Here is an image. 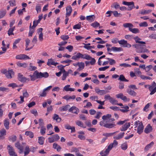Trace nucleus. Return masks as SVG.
Here are the masks:
<instances>
[{
  "label": "nucleus",
  "mask_w": 156,
  "mask_h": 156,
  "mask_svg": "<svg viewBox=\"0 0 156 156\" xmlns=\"http://www.w3.org/2000/svg\"><path fill=\"white\" fill-rule=\"evenodd\" d=\"M112 115L111 114H107L103 115L102 118L103 120L99 122V125L101 126H103L108 129H111L115 127L116 126L114 118H111Z\"/></svg>",
  "instance_id": "obj_1"
},
{
  "label": "nucleus",
  "mask_w": 156,
  "mask_h": 156,
  "mask_svg": "<svg viewBox=\"0 0 156 156\" xmlns=\"http://www.w3.org/2000/svg\"><path fill=\"white\" fill-rule=\"evenodd\" d=\"M144 44H135L132 46L136 48V51L138 53L149 52V51L146 48V46Z\"/></svg>",
  "instance_id": "obj_2"
},
{
  "label": "nucleus",
  "mask_w": 156,
  "mask_h": 156,
  "mask_svg": "<svg viewBox=\"0 0 156 156\" xmlns=\"http://www.w3.org/2000/svg\"><path fill=\"white\" fill-rule=\"evenodd\" d=\"M134 125L135 127H137V132L139 134H140L143 132L144 126L142 122L139 121H136L135 122Z\"/></svg>",
  "instance_id": "obj_3"
},
{
  "label": "nucleus",
  "mask_w": 156,
  "mask_h": 156,
  "mask_svg": "<svg viewBox=\"0 0 156 156\" xmlns=\"http://www.w3.org/2000/svg\"><path fill=\"white\" fill-rule=\"evenodd\" d=\"M148 89L151 91L150 95L153 94L156 92V83L154 82L149 85Z\"/></svg>",
  "instance_id": "obj_4"
},
{
  "label": "nucleus",
  "mask_w": 156,
  "mask_h": 156,
  "mask_svg": "<svg viewBox=\"0 0 156 156\" xmlns=\"http://www.w3.org/2000/svg\"><path fill=\"white\" fill-rule=\"evenodd\" d=\"M60 139L59 136L57 134L52 135L48 138V141L50 143L57 141Z\"/></svg>",
  "instance_id": "obj_5"
},
{
  "label": "nucleus",
  "mask_w": 156,
  "mask_h": 156,
  "mask_svg": "<svg viewBox=\"0 0 156 156\" xmlns=\"http://www.w3.org/2000/svg\"><path fill=\"white\" fill-rule=\"evenodd\" d=\"M8 153L10 156H17L13 147L10 145L7 146Z\"/></svg>",
  "instance_id": "obj_6"
},
{
  "label": "nucleus",
  "mask_w": 156,
  "mask_h": 156,
  "mask_svg": "<svg viewBox=\"0 0 156 156\" xmlns=\"http://www.w3.org/2000/svg\"><path fill=\"white\" fill-rule=\"evenodd\" d=\"M18 80L22 83H24L27 80L28 81L30 80L29 79H27L25 77L23 76L21 73H19L18 74Z\"/></svg>",
  "instance_id": "obj_7"
},
{
  "label": "nucleus",
  "mask_w": 156,
  "mask_h": 156,
  "mask_svg": "<svg viewBox=\"0 0 156 156\" xmlns=\"http://www.w3.org/2000/svg\"><path fill=\"white\" fill-rule=\"evenodd\" d=\"M16 58L19 60H23L25 59H30V58L27 55L22 54L16 55Z\"/></svg>",
  "instance_id": "obj_8"
},
{
  "label": "nucleus",
  "mask_w": 156,
  "mask_h": 156,
  "mask_svg": "<svg viewBox=\"0 0 156 156\" xmlns=\"http://www.w3.org/2000/svg\"><path fill=\"white\" fill-rule=\"evenodd\" d=\"M16 147L19 150V152L20 154H21L23 153V146L21 145L19 142H17L15 144Z\"/></svg>",
  "instance_id": "obj_9"
},
{
  "label": "nucleus",
  "mask_w": 156,
  "mask_h": 156,
  "mask_svg": "<svg viewBox=\"0 0 156 156\" xmlns=\"http://www.w3.org/2000/svg\"><path fill=\"white\" fill-rule=\"evenodd\" d=\"M14 72L12 69H11L8 70L5 75L7 78L11 79L14 76Z\"/></svg>",
  "instance_id": "obj_10"
},
{
  "label": "nucleus",
  "mask_w": 156,
  "mask_h": 156,
  "mask_svg": "<svg viewBox=\"0 0 156 156\" xmlns=\"http://www.w3.org/2000/svg\"><path fill=\"white\" fill-rule=\"evenodd\" d=\"M130 126V122H126L120 128V129L121 131H124L126 130Z\"/></svg>",
  "instance_id": "obj_11"
},
{
  "label": "nucleus",
  "mask_w": 156,
  "mask_h": 156,
  "mask_svg": "<svg viewBox=\"0 0 156 156\" xmlns=\"http://www.w3.org/2000/svg\"><path fill=\"white\" fill-rule=\"evenodd\" d=\"M77 54L78 55V58H81L87 60V59H89V58H90L89 55L86 54H83L80 52H79L77 53Z\"/></svg>",
  "instance_id": "obj_12"
},
{
  "label": "nucleus",
  "mask_w": 156,
  "mask_h": 156,
  "mask_svg": "<svg viewBox=\"0 0 156 156\" xmlns=\"http://www.w3.org/2000/svg\"><path fill=\"white\" fill-rule=\"evenodd\" d=\"M124 134V132H121L117 135H114L113 138L115 140H120L123 137Z\"/></svg>",
  "instance_id": "obj_13"
},
{
  "label": "nucleus",
  "mask_w": 156,
  "mask_h": 156,
  "mask_svg": "<svg viewBox=\"0 0 156 156\" xmlns=\"http://www.w3.org/2000/svg\"><path fill=\"white\" fill-rule=\"evenodd\" d=\"M69 111L72 113L77 114L78 112H79V109L76 107L72 106L69 110Z\"/></svg>",
  "instance_id": "obj_14"
},
{
  "label": "nucleus",
  "mask_w": 156,
  "mask_h": 156,
  "mask_svg": "<svg viewBox=\"0 0 156 156\" xmlns=\"http://www.w3.org/2000/svg\"><path fill=\"white\" fill-rule=\"evenodd\" d=\"M112 13L113 14L114 16L116 17L120 16L121 17L122 16V14L120 13H118L117 11H109L107 12V13Z\"/></svg>",
  "instance_id": "obj_15"
},
{
  "label": "nucleus",
  "mask_w": 156,
  "mask_h": 156,
  "mask_svg": "<svg viewBox=\"0 0 156 156\" xmlns=\"http://www.w3.org/2000/svg\"><path fill=\"white\" fill-rule=\"evenodd\" d=\"M152 128L150 124H148L145 128L144 131L146 133H148L152 131Z\"/></svg>",
  "instance_id": "obj_16"
},
{
  "label": "nucleus",
  "mask_w": 156,
  "mask_h": 156,
  "mask_svg": "<svg viewBox=\"0 0 156 156\" xmlns=\"http://www.w3.org/2000/svg\"><path fill=\"white\" fill-rule=\"evenodd\" d=\"M110 151V150L107 147V148L105 151H101L100 154L101 156H107L108 154Z\"/></svg>",
  "instance_id": "obj_17"
},
{
  "label": "nucleus",
  "mask_w": 156,
  "mask_h": 156,
  "mask_svg": "<svg viewBox=\"0 0 156 156\" xmlns=\"http://www.w3.org/2000/svg\"><path fill=\"white\" fill-rule=\"evenodd\" d=\"M133 39L135 41V42L136 43H138V44H146V42L144 41H140L141 40V39L138 36L134 37Z\"/></svg>",
  "instance_id": "obj_18"
},
{
  "label": "nucleus",
  "mask_w": 156,
  "mask_h": 156,
  "mask_svg": "<svg viewBox=\"0 0 156 156\" xmlns=\"http://www.w3.org/2000/svg\"><path fill=\"white\" fill-rule=\"evenodd\" d=\"M126 91L129 94L133 97L135 96L136 94V92L130 89H127L126 90Z\"/></svg>",
  "instance_id": "obj_19"
},
{
  "label": "nucleus",
  "mask_w": 156,
  "mask_h": 156,
  "mask_svg": "<svg viewBox=\"0 0 156 156\" xmlns=\"http://www.w3.org/2000/svg\"><path fill=\"white\" fill-rule=\"evenodd\" d=\"M118 144L117 141L115 140L113 141L112 143H111L108 147V148L111 150L113 146H117Z\"/></svg>",
  "instance_id": "obj_20"
},
{
  "label": "nucleus",
  "mask_w": 156,
  "mask_h": 156,
  "mask_svg": "<svg viewBox=\"0 0 156 156\" xmlns=\"http://www.w3.org/2000/svg\"><path fill=\"white\" fill-rule=\"evenodd\" d=\"M9 119H6L4 121V126L6 129H9Z\"/></svg>",
  "instance_id": "obj_21"
},
{
  "label": "nucleus",
  "mask_w": 156,
  "mask_h": 156,
  "mask_svg": "<svg viewBox=\"0 0 156 156\" xmlns=\"http://www.w3.org/2000/svg\"><path fill=\"white\" fill-rule=\"evenodd\" d=\"M84 63L83 62H79L78 66L79 68L77 69V70L78 71H80L83 70L84 67Z\"/></svg>",
  "instance_id": "obj_22"
},
{
  "label": "nucleus",
  "mask_w": 156,
  "mask_h": 156,
  "mask_svg": "<svg viewBox=\"0 0 156 156\" xmlns=\"http://www.w3.org/2000/svg\"><path fill=\"white\" fill-rule=\"evenodd\" d=\"M62 98L66 100L67 101L70 99H74L76 98V96L75 95H73L70 96L69 95H66L63 97Z\"/></svg>",
  "instance_id": "obj_23"
},
{
  "label": "nucleus",
  "mask_w": 156,
  "mask_h": 156,
  "mask_svg": "<svg viewBox=\"0 0 156 156\" xmlns=\"http://www.w3.org/2000/svg\"><path fill=\"white\" fill-rule=\"evenodd\" d=\"M16 64L18 66L22 67L23 68H26L28 65V64L26 63H22L19 62H17L16 63Z\"/></svg>",
  "instance_id": "obj_24"
},
{
  "label": "nucleus",
  "mask_w": 156,
  "mask_h": 156,
  "mask_svg": "<svg viewBox=\"0 0 156 156\" xmlns=\"http://www.w3.org/2000/svg\"><path fill=\"white\" fill-rule=\"evenodd\" d=\"M128 3L127 5L128 6V8L127 9L128 10H131L133 8L135 7L133 2H128Z\"/></svg>",
  "instance_id": "obj_25"
},
{
  "label": "nucleus",
  "mask_w": 156,
  "mask_h": 156,
  "mask_svg": "<svg viewBox=\"0 0 156 156\" xmlns=\"http://www.w3.org/2000/svg\"><path fill=\"white\" fill-rule=\"evenodd\" d=\"M66 16H69L72 11V9L70 5H69L66 7Z\"/></svg>",
  "instance_id": "obj_26"
},
{
  "label": "nucleus",
  "mask_w": 156,
  "mask_h": 156,
  "mask_svg": "<svg viewBox=\"0 0 156 156\" xmlns=\"http://www.w3.org/2000/svg\"><path fill=\"white\" fill-rule=\"evenodd\" d=\"M69 107L70 105H66L63 106L59 108V110L61 112L66 111L68 109V108Z\"/></svg>",
  "instance_id": "obj_27"
},
{
  "label": "nucleus",
  "mask_w": 156,
  "mask_h": 156,
  "mask_svg": "<svg viewBox=\"0 0 156 156\" xmlns=\"http://www.w3.org/2000/svg\"><path fill=\"white\" fill-rule=\"evenodd\" d=\"M53 119L54 120H55L57 122H60L61 120V118L59 117L58 115L56 114L54 115L53 117Z\"/></svg>",
  "instance_id": "obj_28"
},
{
  "label": "nucleus",
  "mask_w": 156,
  "mask_h": 156,
  "mask_svg": "<svg viewBox=\"0 0 156 156\" xmlns=\"http://www.w3.org/2000/svg\"><path fill=\"white\" fill-rule=\"evenodd\" d=\"M53 147L54 149H56L57 151H59L61 149V147L56 143H54L53 144Z\"/></svg>",
  "instance_id": "obj_29"
},
{
  "label": "nucleus",
  "mask_w": 156,
  "mask_h": 156,
  "mask_svg": "<svg viewBox=\"0 0 156 156\" xmlns=\"http://www.w3.org/2000/svg\"><path fill=\"white\" fill-rule=\"evenodd\" d=\"M70 85H67L66 86L63 88L64 90L66 91H74V88H69Z\"/></svg>",
  "instance_id": "obj_30"
},
{
  "label": "nucleus",
  "mask_w": 156,
  "mask_h": 156,
  "mask_svg": "<svg viewBox=\"0 0 156 156\" xmlns=\"http://www.w3.org/2000/svg\"><path fill=\"white\" fill-rule=\"evenodd\" d=\"M30 151L29 146L28 145L26 146L24 149V155L25 156L29 154Z\"/></svg>",
  "instance_id": "obj_31"
},
{
  "label": "nucleus",
  "mask_w": 156,
  "mask_h": 156,
  "mask_svg": "<svg viewBox=\"0 0 156 156\" xmlns=\"http://www.w3.org/2000/svg\"><path fill=\"white\" fill-rule=\"evenodd\" d=\"M129 30L132 33L134 34H137L138 33H139L140 32L139 30L138 29L136 28H129Z\"/></svg>",
  "instance_id": "obj_32"
},
{
  "label": "nucleus",
  "mask_w": 156,
  "mask_h": 156,
  "mask_svg": "<svg viewBox=\"0 0 156 156\" xmlns=\"http://www.w3.org/2000/svg\"><path fill=\"white\" fill-rule=\"evenodd\" d=\"M70 72H72V70L71 69H69L67 72L63 73L62 79V80H64L66 79V77L68 76Z\"/></svg>",
  "instance_id": "obj_33"
},
{
  "label": "nucleus",
  "mask_w": 156,
  "mask_h": 156,
  "mask_svg": "<svg viewBox=\"0 0 156 156\" xmlns=\"http://www.w3.org/2000/svg\"><path fill=\"white\" fill-rule=\"evenodd\" d=\"M8 139L10 141H12V142H14L16 140V136L15 135H12L9 137Z\"/></svg>",
  "instance_id": "obj_34"
},
{
  "label": "nucleus",
  "mask_w": 156,
  "mask_h": 156,
  "mask_svg": "<svg viewBox=\"0 0 156 156\" xmlns=\"http://www.w3.org/2000/svg\"><path fill=\"white\" fill-rule=\"evenodd\" d=\"M123 26L125 28H131V27H133V25L131 23H126L123 24Z\"/></svg>",
  "instance_id": "obj_35"
},
{
  "label": "nucleus",
  "mask_w": 156,
  "mask_h": 156,
  "mask_svg": "<svg viewBox=\"0 0 156 156\" xmlns=\"http://www.w3.org/2000/svg\"><path fill=\"white\" fill-rule=\"evenodd\" d=\"M89 57H90V58H89V59H87V60H90L91 61H90V64L91 65H92V66L94 65L96 62L95 59L94 58H93L91 57L90 56V55H89Z\"/></svg>",
  "instance_id": "obj_36"
},
{
  "label": "nucleus",
  "mask_w": 156,
  "mask_h": 156,
  "mask_svg": "<svg viewBox=\"0 0 156 156\" xmlns=\"http://www.w3.org/2000/svg\"><path fill=\"white\" fill-rule=\"evenodd\" d=\"M95 17L94 15H92L91 16H87L86 17V19L88 21H93L95 19Z\"/></svg>",
  "instance_id": "obj_37"
},
{
  "label": "nucleus",
  "mask_w": 156,
  "mask_h": 156,
  "mask_svg": "<svg viewBox=\"0 0 156 156\" xmlns=\"http://www.w3.org/2000/svg\"><path fill=\"white\" fill-rule=\"evenodd\" d=\"M29 76L30 77L31 80L32 81L35 80L37 79L35 71L34 72L32 75H30Z\"/></svg>",
  "instance_id": "obj_38"
},
{
  "label": "nucleus",
  "mask_w": 156,
  "mask_h": 156,
  "mask_svg": "<svg viewBox=\"0 0 156 156\" xmlns=\"http://www.w3.org/2000/svg\"><path fill=\"white\" fill-rule=\"evenodd\" d=\"M15 28V27H13L12 28L11 27L9 29L8 31V34L9 36L14 34L13 32L14 31Z\"/></svg>",
  "instance_id": "obj_39"
},
{
  "label": "nucleus",
  "mask_w": 156,
  "mask_h": 156,
  "mask_svg": "<svg viewBox=\"0 0 156 156\" xmlns=\"http://www.w3.org/2000/svg\"><path fill=\"white\" fill-rule=\"evenodd\" d=\"M154 144V142L153 141H152L149 144L147 145L144 148V150L145 151H148Z\"/></svg>",
  "instance_id": "obj_40"
},
{
  "label": "nucleus",
  "mask_w": 156,
  "mask_h": 156,
  "mask_svg": "<svg viewBox=\"0 0 156 156\" xmlns=\"http://www.w3.org/2000/svg\"><path fill=\"white\" fill-rule=\"evenodd\" d=\"M118 131H115L113 133H106L103 134V135L104 136H105L107 138V137H109L117 133Z\"/></svg>",
  "instance_id": "obj_41"
},
{
  "label": "nucleus",
  "mask_w": 156,
  "mask_h": 156,
  "mask_svg": "<svg viewBox=\"0 0 156 156\" xmlns=\"http://www.w3.org/2000/svg\"><path fill=\"white\" fill-rule=\"evenodd\" d=\"M151 10H143L141 11L140 13L142 15L146 14L151 12Z\"/></svg>",
  "instance_id": "obj_42"
},
{
  "label": "nucleus",
  "mask_w": 156,
  "mask_h": 156,
  "mask_svg": "<svg viewBox=\"0 0 156 156\" xmlns=\"http://www.w3.org/2000/svg\"><path fill=\"white\" fill-rule=\"evenodd\" d=\"M121 108H124V109H120L119 110L122 112H126L128 111V109L129 107L128 106H126L124 107H121Z\"/></svg>",
  "instance_id": "obj_43"
},
{
  "label": "nucleus",
  "mask_w": 156,
  "mask_h": 156,
  "mask_svg": "<svg viewBox=\"0 0 156 156\" xmlns=\"http://www.w3.org/2000/svg\"><path fill=\"white\" fill-rule=\"evenodd\" d=\"M119 80L120 81H122L128 82L129 80H128L126 79L123 75H120L119 77Z\"/></svg>",
  "instance_id": "obj_44"
},
{
  "label": "nucleus",
  "mask_w": 156,
  "mask_h": 156,
  "mask_svg": "<svg viewBox=\"0 0 156 156\" xmlns=\"http://www.w3.org/2000/svg\"><path fill=\"white\" fill-rule=\"evenodd\" d=\"M25 134L27 136H29L31 138H32L34 137L33 133L30 131H26L25 133Z\"/></svg>",
  "instance_id": "obj_45"
},
{
  "label": "nucleus",
  "mask_w": 156,
  "mask_h": 156,
  "mask_svg": "<svg viewBox=\"0 0 156 156\" xmlns=\"http://www.w3.org/2000/svg\"><path fill=\"white\" fill-rule=\"evenodd\" d=\"M112 50L114 51H119L122 50V48L121 47L118 48L115 47H112Z\"/></svg>",
  "instance_id": "obj_46"
},
{
  "label": "nucleus",
  "mask_w": 156,
  "mask_h": 156,
  "mask_svg": "<svg viewBox=\"0 0 156 156\" xmlns=\"http://www.w3.org/2000/svg\"><path fill=\"white\" fill-rule=\"evenodd\" d=\"M0 134L1 136H4L6 134V131L4 128L0 130Z\"/></svg>",
  "instance_id": "obj_47"
},
{
  "label": "nucleus",
  "mask_w": 156,
  "mask_h": 156,
  "mask_svg": "<svg viewBox=\"0 0 156 156\" xmlns=\"http://www.w3.org/2000/svg\"><path fill=\"white\" fill-rule=\"evenodd\" d=\"M44 138L43 137L41 136L38 138V142L41 145H43L44 144Z\"/></svg>",
  "instance_id": "obj_48"
},
{
  "label": "nucleus",
  "mask_w": 156,
  "mask_h": 156,
  "mask_svg": "<svg viewBox=\"0 0 156 156\" xmlns=\"http://www.w3.org/2000/svg\"><path fill=\"white\" fill-rule=\"evenodd\" d=\"M31 23H30V31L28 34V36H32L33 34L34 31V29H32L31 27Z\"/></svg>",
  "instance_id": "obj_49"
},
{
  "label": "nucleus",
  "mask_w": 156,
  "mask_h": 156,
  "mask_svg": "<svg viewBox=\"0 0 156 156\" xmlns=\"http://www.w3.org/2000/svg\"><path fill=\"white\" fill-rule=\"evenodd\" d=\"M106 58L108 60L110 65H113L115 63V60L109 58Z\"/></svg>",
  "instance_id": "obj_50"
},
{
  "label": "nucleus",
  "mask_w": 156,
  "mask_h": 156,
  "mask_svg": "<svg viewBox=\"0 0 156 156\" xmlns=\"http://www.w3.org/2000/svg\"><path fill=\"white\" fill-rule=\"evenodd\" d=\"M79 151V148H77L75 147H73L71 148L70 152H75L76 153L78 152Z\"/></svg>",
  "instance_id": "obj_51"
},
{
  "label": "nucleus",
  "mask_w": 156,
  "mask_h": 156,
  "mask_svg": "<svg viewBox=\"0 0 156 156\" xmlns=\"http://www.w3.org/2000/svg\"><path fill=\"white\" fill-rule=\"evenodd\" d=\"M6 12L5 10H1L0 11V18H2L4 16Z\"/></svg>",
  "instance_id": "obj_52"
},
{
  "label": "nucleus",
  "mask_w": 156,
  "mask_h": 156,
  "mask_svg": "<svg viewBox=\"0 0 156 156\" xmlns=\"http://www.w3.org/2000/svg\"><path fill=\"white\" fill-rule=\"evenodd\" d=\"M109 102L112 104L116 105L117 103L118 102L117 100L113 98L112 97L111 98L109 101Z\"/></svg>",
  "instance_id": "obj_53"
},
{
  "label": "nucleus",
  "mask_w": 156,
  "mask_h": 156,
  "mask_svg": "<svg viewBox=\"0 0 156 156\" xmlns=\"http://www.w3.org/2000/svg\"><path fill=\"white\" fill-rule=\"evenodd\" d=\"M46 128L44 126L41 127L40 133L42 135H44L45 133Z\"/></svg>",
  "instance_id": "obj_54"
},
{
  "label": "nucleus",
  "mask_w": 156,
  "mask_h": 156,
  "mask_svg": "<svg viewBox=\"0 0 156 156\" xmlns=\"http://www.w3.org/2000/svg\"><path fill=\"white\" fill-rule=\"evenodd\" d=\"M41 74V78L42 77H44L45 78H47L49 76L48 74V73L46 72L43 73H42L41 72V73L40 74Z\"/></svg>",
  "instance_id": "obj_55"
},
{
  "label": "nucleus",
  "mask_w": 156,
  "mask_h": 156,
  "mask_svg": "<svg viewBox=\"0 0 156 156\" xmlns=\"http://www.w3.org/2000/svg\"><path fill=\"white\" fill-rule=\"evenodd\" d=\"M127 41H126L125 40L123 39L121 40L118 41L119 43L120 44L123 45V46L126 45V44L127 43Z\"/></svg>",
  "instance_id": "obj_56"
},
{
  "label": "nucleus",
  "mask_w": 156,
  "mask_h": 156,
  "mask_svg": "<svg viewBox=\"0 0 156 156\" xmlns=\"http://www.w3.org/2000/svg\"><path fill=\"white\" fill-rule=\"evenodd\" d=\"M127 41H126L125 40L123 39L121 40L118 41L119 43L120 44L123 45V46L126 45V44L127 43Z\"/></svg>",
  "instance_id": "obj_57"
},
{
  "label": "nucleus",
  "mask_w": 156,
  "mask_h": 156,
  "mask_svg": "<svg viewBox=\"0 0 156 156\" xmlns=\"http://www.w3.org/2000/svg\"><path fill=\"white\" fill-rule=\"evenodd\" d=\"M23 96L24 97L27 98L29 96V94L27 91V90H24L23 91Z\"/></svg>",
  "instance_id": "obj_58"
},
{
  "label": "nucleus",
  "mask_w": 156,
  "mask_h": 156,
  "mask_svg": "<svg viewBox=\"0 0 156 156\" xmlns=\"http://www.w3.org/2000/svg\"><path fill=\"white\" fill-rule=\"evenodd\" d=\"M47 93V92L44 89L42 92L41 93H40L39 94V96L41 97H45Z\"/></svg>",
  "instance_id": "obj_59"
},
{
  "label": "nucleus",
  "mask_w": 156,
  "mask_h": 156,
  "mask_svg": "<svg viewBox=\"0 0 156 156\" xmlns=\"http://www.w3.org/2000/svg\"><path fill=\"white\" fill-rule=\"evenodd\" d=\"M121 147L122 150H125L127 148V145L126 143H124L121 145Z\"/></svg>",
  "instance_id": "obj_60"
},
{
  "label": "nucleus",
  "mask_w": 156,
  "mask_h": 156,
  "mask_svg": "<svg viewBox=\"0 0 156 156\" xmlns=\"http://www.w3.org/2000/svg\"><path fill=\"white\" fill-rule=\"evenodd\" d=\"M38 23H39L37 20H34L33 22V26L32 27L31 26L32 29H34Z\"/></svg>",
  "instance_id": "obj_61"
},
{
  "label": "nucleus",
  "mask_w": 156,
  "mask_h": 156,
  "mask_svg": "<svg viewBox=\"0 0 156 156\" xmlns=\"http://www.w3.org/2000/svg\"><path fill=\"white\" fill-rule=\"evenodd\" d=\"M76 125L79 126L83 127V126L84 125L83 123L80 121L78 120L76 121Z\"/></svg>",
  "instance_id": "obj_62"
},
{
  "label": "nucleus",
  "mask_w": 156,
  "mask_h": 156,
  "mask_svg": "<svg viewBox=\"0 0 156 156\" xmlns=\"http://www.w3.org/2000/svg\"><path fill=\"white\" fill-rule=\"evenodd\" d=\"M35 73L37 79L41 78V74H40L41 72H39L37 70H36Z\"/></svg>",
  "instance_id": "obj_63"
},
{
  "label": "nucleus",
  "mask_w": 156,
  "mask_h": 156,
  "mask_svg": "<svg viewBox=\"0 0 156 156\" xmlns=\"http://www.w3.org/2000/svg\"><path fill=\"white\" fill-rule=\"evenodd\" d=\"M91 25L94 27L96 28L98 27L100 25V24L97 22L95 21L94 23H92Z\"/></svg>",
  "instance_id": "obj_64"
}]
</instances>
